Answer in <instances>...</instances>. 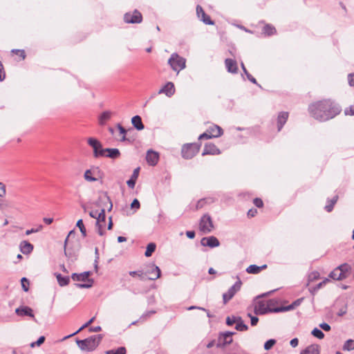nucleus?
I'll list each match as a JSON object with an SVG mask.
<instances>
[{
  "instance_id": "1",
  "label": "nucleus",
  "mask_w": 354,
  "mask_h": 354,
  "mask_svg": "<svg viewBox=\"0 0 354 354\" xmlns=\"http://www.w3.org/2000/svg\"><path fill=\"white\" fill-rule=\"evenodd\" d=\"M308 111L312 117L322 122L335 118L342 109L337 104L330 100H324L309 105Z\"/></svg>"
},
{
  "instance_id": "2",
  "label": "nucleus",
  "mask_w": 354,
  "mask_h": 354,
  "mask_svg": "<svg viewBox=\"0 0 354 354\" xmlns=\"http://www.w3.org/2000/svg\"><path fill=\"white\" fill-rule=\"evenodd\" d=\"M103 336L102 335H92L84 339H77L76 343L82 351H93L99 345Z\"/></svg>"
},
{
  "instance_id": "3",
  "label": "nucleus",
  "mask_w": 354,
  "mask_h": 354,
  "mask_svg": "<svg viewBox=\"0 0 354 354\" xmlns=\"http://www.w3.org/2000/svg\"><path fill=\"white\" fill-rule=\"evenodd\" d=\"M167 63L171 69L177 73L186 67V59L176 53L171 55Z\"/></svg>"
},
{
  "instance_id": "4",
  "label": "nucleus",
  "mask_w": 354,
  "mask_h": 354,
  "mask_svg": "<svg viewBox=\"0 0 354 354\" xmlns=\"http://www.w3.org/2000/svg\"><path fill=\"white\" fill-rule=\"evenodd\" d=\"M200 146L196 144L184 145L181 149V154L185 159H191L199 151Z\"/></svg>"
},
{
  "instance_id": "5",
  "label": "nucleus",
  "mask_w": 354,
  "mask_h": 354,
  "mask_svg": "<svg viewBox=\"0 0 354 354\" xmlns=\"http://www.w3.org/2000/svg\"><path fill=\"white\" fill-rule=\"evenodd\" d=\"M199 229L204 234L209 233L214 229L212 218L208 214H205L201 217L199 223Z\"/></svg>"
},
{
  "instance_id": "6",
  "label": "nucleus",
  "mask_w": 354,
  "mask_h": 354,
  "mask_svg": "<svg viewBox=\"0 0 354 354\" xmlns=\"http://www.w3.org/2000/svg\"><path fill=\"white\" fill-rule=\"evenodd\" d=\"M88 144L93 148V156L95 158L104 157V149L102 148V145L98 140L89 138L88 139Z\"/></svg>"
},
{
  "instance_id": "7",
  "label": "nucleus",
  "mask_w": 354,
  "mask_h": 354,
  "mask_svg": "<svg viewBox=\"0 0 354 354\" xmlns=\"http://www.w3.org/2000/svg\"><path fill=\"white\" fill-rule=\"evenodd\" d=\"M233 332H225L221 333L216 340V347L223 348L232 342Z\"/></svg>"
},
{
  "instance_id": "8",
  "label": "nucleus",
  "mask_w": 354,
  "mask_h": 354,
  "mask_svg": "<svg viewBox=\"0 0 354 354\" xmlns=\"http://www.w3.org/2000/svg\"><path fill=\"white\" fill-rule=\"evenodd\" d=\"M241 284V281L239 279L232 287H230L227 292L223 293V299L224 304H226L230 299L233 298L234 295L240 290Z\"/></svg>"
},
{
  "instance_id": "9",
  "label": "nucleus",
  "mask_w": 354,
  "mask_h": 354,
  "mask_svg": "<svg viewBox=\"0 0 354 354\" xmlns=\"http://www.w3.org/2000/svg\"><path fill=\"white\" fill-rule=\"evenodd\" d=\"M106 222L105 209L102 208L98 214L96 218L95 227L97 232L100 236H103L105 234L104 227Z\"/></svg>"
},
{
  "instance_id": "10",
  "label": "nucleus",
  "mask_w": 354,
  "mask_h": 354,
  "mask_svg": "<svg viewBox=\"0 0 354 354\" xmlns=\"http://www.w3.org/2000/svg\"><path fill=\"white\" fill-rule=\"evenodd\" d=\"M102 173L99 167H93L85 171L84 178L88 182L97 181L98 178H102Z\"/></svg>"
},
{
  "instance_id": "11",
  "label": "nucleus",
  "mask_w": 354,
  "mask_h": 354,
  "mask_svg": "<svg viewBox=\"0 0 354 354\" xmlns=\"http://www.w3.org/2000/svg\"><path fill=\"white\" fill-rule=\"evenodd\" d=\"M270 303L272 301H269L268 304L263 301H259L254 307V313L256 315H265L268 313H275L274 311V308L270 307Z\"/></svg>"
},
{
  "instance_id": "12",
  "label": "nucleus",
  "mask_w": 354,
  "mask_h": 354,
  "mask_svg": "<svg viewBox=\"0 0 354 354\" xmlns=\"http://www.w3.org/2000/svg\"><path fill=\"white\" fill-rule=\"evenodd\" d=\"M124 20L128 24H140L142 20V16L139 11L135 10L132 13H126L124 16Z\"/></svg>"
},
{
  "instance_id": "13",
  "label": "nucleus",
  "mask_w": 354,
  "mask_h": 354,
  "mask_svg": "<svg viewBox=\"0 0 354 354\" xmlns=\"http://www.w3.org/2000/svg\"><path fill=\"white\" fill-rule=\"evenodd\" d=\"M15 313L20 317L28 316L32 317L35 322H37L33 314L32 309L27 306H21L15 309Z\"/></svg>"
},
{
  "instance_id": "14",
  "label": "nucleus",
  "mask_w": 354,
  "mask_h": 354,
  "mask_svg": "<svg viewBox=\"0 0 354 354\" xmlns=\"http://www.w3.org/2000/svg\"><path fill=\"white\" fill-rule=\"evenodd\" d=\"M201 244L203 246H207L211 248H216L220 245V242L218 239L214 236H208V237H203L201 240Z\"/></svg>"
},
{
  "instance_id": "15",
  "label": "nucleus",
  "mask_w": 354,
  "mask_h": 354,
  "mask_svg": "<svg viewBox=\"0 0 354 354\" xmlns=\"http://www.w3.org/2000/svg\"><path fill=\"white\" fill-rule=\"evenodd\" d=\"M68 242V237L66 238L64 241V254L71 262H74L77 259L78 257V252L77 250L66 248V245Z\"/></svg>"
},
{
  "instance_id": "16",
  "label": "nucleus",
  "mask_w": 354,
  "mask_h": 354,
  "mask_svg": "<svg viewBox=\"0 0 354 354\" xmlns=\"http://www.w3.org/2000/svg\"><path fill=\"white\" fill-rule=\"evenodd\" d=\"M303 300H304V298L297 299V300L293 301L290 305H288L287 306L274 308V311L275 313H279V312H285V311H289V310H293L296 307L299 306L301 304Z\"/></svg>"
},
{
  "instance_id": "17",
  "label": "nucleus",
  "mask_w": 354,
  "mask_h": 354,
  "mask_svg": "<svg viewBox=\"0 0 354 354\" xmlns=\"http://www.w3.org/2000/svg\"><path fill=\"white\" fill-rule=\"evenodd\" d=\"M221 151L219 149L217 148V147L212 143H207L205 145L203 151L202 153V156L205 155H217L220 154Z\"/></svg>"
},
{
  "instance_id": "18",
  "label": "nucleus",
  "mask_w": 354,
  "mask_h": 354,
  "mask_svg": "<svg viewBox=\"0 0 354 354\" xmlns=\"http://www.w3.org/2000/svg\"><path fill=\"white\" fill-rule=\"evenodd\" d=\"M196 14L198 17L205 24L212 25L213 21L211 20L209 16L207 15L201 6L196 7Z\"/></svg>"
},
{
  "instance_id": "19",
  "label": "nucleus",
  "mask_w": 354,
  "mask_h": 354,
  "mask_svg": "<svg viewBox=\"0 0 354 354\" xmlns=\"http://www.w3.org/2000/svg\"><path fill=\"white\" fill-rule=\"evenodd\" d=\"M146 160L149 165L155 166L158 162L159 154L157 152L150 149L147 153Z\"/></svg>"
},
{
  "instance_id": "20",
  "label": "nucleus",
  "mask_w": 354,
  "mask_h": 354,
  "mask_svg": "<svg viewBox=\"0 0 354 354\" xmlns=\"http://www.w3.org/2000/svg\"><path fill=\"white\" fill-rule=\"evenodd\" d=\"M107 203L109 204L108 211L110 212L113 208V203L111 202L110 197L108 196L107 192H103L102 194L99 196L98 201L96 203V205H105Z\"/></svg>"
},
{
  "instance_id": "21",
  "label": "nucleus",
  "mask_w": 354,
  "mask_h": 354,
  "mask_svg": "<svg viewBox=\"0 0 354 354\" xmlns=\"http://www.w3.org/2000/svg\"><path fill=\"white\" fill-rule=\"evenodd\" d=\"M175 93V87L174 83L168 82L162 88L158 91L159 94L165 93L167 96L171 97Z\"/></svg>"
},
{
  "instance_id": "22",
  "label": "nucleus",
  "mask_w": 354,
  "mask_h": 354,
  "mask_svg": "<svg viewBox=\"0 0 354 354\" xmlns=\"http://www.w3.org/2000/svg\"><path fill=\"white\" fill-rule=\"evenodd\" d=\"M151 270H148L145 272V275H149L148 279L149 280H156L158 279L160 277V270L159 267L155 266L154 264H152L151 266Z\"/></svg>"
},
{
  "instance_id": "23",
  "label": "nucleus",
  "mask_w": 354,
  "mask_h": 354,
  "mask_svg": "<svg viewBox=\"0 0 354 354\" xmlns=\"http://www.w3.org/2000/svg\"><path fill=\"white\" fill-rule=\"evenodd\" d=\"M288 112L281 111L279 113L277 117V129L278 131H280L283 125L286 124L288 118Z\"/></svg>"
},
{
  "instance_id": "24",
  "label": "nucleus",
  "mask_w": 354,
  "mask_h": 354,
  "mask_svg": "<svg viewBox=\"0 0 354 354\" xmlns=\"http://www.w3.org/2000/svg\"><path fill=\"white\" fill-rule=\"evenodd\" d=\"M82 274V275H84V277L86 279V283H75V286H77V288H91L93 286V280L88 278V277L91 274V272H89V271L84 272Z\"/></svg>"
},
{
  "instance_id": "25",
  "label": "nucleus",
  "mask_w": 354,
  "mask_h": 354,
  "mask_svg": "<svg viewBox=\"0 0 354 354\" xmlns=\"http://www.w3.org/2000/svg\"><path fill=\"white\" fill-rule=\"evenodd\" d=\"M225 64L226 68L229 73H237L238 72V66L237 63L235 60L230 58H227L225 60Z\"/></svg>"
},
{
  "instance_id": "26",
  "label": "nucleus",
  "mask_w": 354,
  "mask_h": 354,
  "mask_svg": "<svg viewBox=\"0 0 354 354\" xmlns=\"http://www.w3.org/2000/svg\"><path fill=\"white\" fill-rule=\"evenodd\" d=\"M207 130L209 131L212 138H218L223 133L221 127L216 124L210 126Z\"/></svg>"
},
{
  "instance_id": "27",
  "label": "nucleus",
  "mask_w": 354,
  "mask_h": 354,
  "mask_svg": "<svg viewBox=\"0 0 354 354\" xmlns=\"http://www.w3.org/2000/svg\"><path fill=\"white\" fill-rule=\"evenodd\" d=\"M20 250L24 254H28L33 250V245L27 241H23L20 243Z\"/></svg>"
},
{
  "instance_id": "28",
  "label": "nucleus",
  "mask_w": 354,
  "mask_h": 354,
  "mask_svg": "<svg viewBox=\"0 0 354 354\" xmlns=\"http://www.w3.org/2000/svg\"><path fill=\"white\" fill-rule=\"evenodd\" d=\"M104 153L106 157L115 159L120 156V152L118 149L115 148H106L104 149Z\"/></svg>"
},
{
  "instance_id": "29",
  "label": "nucleus",
  "mask_w": 354,
  "mask_h": 354,
  "mask_svg": "<svg viewBox=\"0 0 354 354\" xmlns=\"http://www.w3.org/2000/svg\"><path fill=\"white\" fill-rule=\"evenodd\" d=\"M300 354H319V346L317 344H311L303 350Z\"/></svg>"
},
{
  "instance_id": "30",
  "label": "nucleus",
  "mask_w": 354,
  "mask_h": 354,
  "mask_svg": "<svg viewBox=\"0 0 354 354\" xmlns=\"http://www.w3.org/2000/svg\"><path fill=\"white\" fill-rule=\"evenodd\" d=\"M133 126L138 131L142 130L145 126L142 122V118L139 115H135L131 119Z\"/></svg>"
},
{
  "instance_id": "31",
  "label": "nucleus",
  "mask_w": 354,
  "mask_h": 354,
  "mask_svg": "<svg viewBox=\"0 0 354 354\" xmlns=\"http://www.w3.org/2000/svg\"><path fill=\"white\" fill-rule=\"evenodd\" d=\"M139 171L140 167L136 168L133 172L131 178L127 181V185L131 189L134 188L135 187L136 179L138 178L139 175Z\"/></svg>"
},
{
  "instance_id": "32",
  "label": "nucleus",
  "mask_w": 354,
  "mask_h": 354,
  "mask_svg": "<svg viewBox=\"0 0 354 354\" xmlns=\"http://www.w3.org/2000/svg\"><path fill=\"white\" fill-rule=\"evenodd\" d=\"M329 277L335 280H342L345 279L346 276V274L341 272L337 268L330 273Z\"/></svg>"
},
{
  "instance_id": "33",
  "label": "nucleus",
  "mask_w": 354,
  "mask_h": 354,
  "mask_svg": "<svg viewBox=\"0 0 354 354\" xmlns=\"http://www.w3.org/2000/svg\"><path fill=\"white\" fill-rule=\"evenodd\" d=\"M267 267L266 265H263L262 266H257L256 265H250L248 266L246 269L247 272L250 274H258L263 269L266 268Z\"/></svg>"
},
{
  "instance_id": "34",
  "label": "nucleus",
  "mask_w": 354,
  "mask_h": 354,
  "mask_svg": "<svg viewBox=\"0 0 354 354\" xmlns=\"http://www.w3.org/2000/svg\"><path fill=\"white\" fill-rule=\"evenodd\" d=\"M57 280V282L60 286H65L68 285L70 282L69 277H63L59 273L55 274Z\"/></svg>"
},
{
  "instance_id": "35",
  "label": "nucleus",
  "mask_w": 354,
  "mask_h": 354,
  "mask_svg": "<svg viewBox=\"0 0 354 354\" xmlns=\"http://www.w3.org/2000/svg\"><path fill=\"white\" fill-rule=\"evenodd\" d=\"M112 112L111 111H104L100 116V125H104V122L105 121L109 120L112 115Z\"/></svg>"
},
{
  "instance_id": "36",
  "label": "nucleus",
  "mask_w": 354,
  "mask_h": 354,
  "mask_svg": "<svg viewBox=\"0 0 354 354\" xmlns=\"http://www.w3.org/2000/svg\"><path fill=\"white\" fill-rule=\"evenodd\" d=\"M263 32L266 35L270 36L276 33V29L274 26L267 24L263 27Z\"/></svg>"
},
{
  "instance_id": "37",
  "label": "nucleus",
  "mask_w": 354,
  "mask_h": 354,
  "mask_svg": "<svg viewBox=\"0 0 354 354\" xmlns=\"http://www.w3.org/2000/svg\"><path fill=\"white\" fill-rule=\"evenodd\" d=\"M337 199H338V196H335L333 198V199L328 201L329 204L326 205L324 207V209H326V212H330L333 210L335 204L337 201Z\"/></svg>"
},
{
  "instance_id": "38",
  "label": "nucleus",
  "mask_w": 354,
  "mask_h": 354,
  "mask_svg": "<svg viewBox=\"0 0 354 354\" xmlns=\"http://www.w3.org/2000/svg\"><path fill=\"white\" fill-rule=\"evenodd\" d=\"M156 245L154 243H150L147 245L145 255L147 257L151 256L152 253L155 251Z\"/></svg>"
},
{
  "instance_id": "39",
  "label": "nucleus",
  "mask_w": 354,
  "mask_h": 354,
  "mask_svg": "<svg viewBox=\"0 0 354 354\" xmlns=\"http://www.w3.org/2000/svg\"><path fill=\"white\" fill-rule=\"evenodd\" d=\"M353 349H354V340L351 339L346 340L343 345V350L350 351Z\"/></svg>"
},
{
  "instance_id": "40",
  "label": "nucleus",
  "mask_w": 354,
  "mask_h": 354,
  "mask_svg": "<svg viewBox=\"0 0 354 354\" xmlns=\"http://www.w3.org/2000/svg\"><path fill=\"white\" fill-rule=\"evenodd\" d=\"M328 279H326L320 283H319L318 284H317L314 287H312V288H309V291L310 292V293L313 295H315V293L317 292V290L319 289H320L324 285H325V283H326V281H328Z\"/></svg>"
},
{
  "instance_id": "41",
  "label": "nucleus",
  "mask_w": 354,
  "mask_h": 354,
  "mask_svg": "<svg viewBox=\"0 0 354 354\" xmlns=\"http://www.w3.org/2000/svg\"><path fill=\"white\" fill-rule=\"evenodd\" d=\"M241 65V68H242L244 73L247 76L248 80H250L253 84H257L256 79L251 74L249 73V72L247 71L244 64L242 62Z\"/></svg>"
},
{
  "instance_id": "42",
  "label": "nucleus",
  "mask_w": 354,
  "mask_h": 354,
  "mask_svg": "<svg viewBox=\"0 0 354 354\" xmlns=\"http://www.w3.org/2000/svg\"><path fill=\"white\" fill-rule=\"evenodd\" d=\"M94 319H95V317H92L86 323H85L84 325H82L76 332L73 333L71 335H68L66 337L75 335L77 333H80L82 330H83L84 328L90 326L94 322Z\"/></svg>"
},
{
  "instance_id": "43",
  "label": "nucleus",
  "mask_w": 354,
  "mask_h": 354,
  "mask_svg": "<svg viewBox=\"0 0 354 354\" xmlns=\"http://www.w3.org/2000/svg\"><path fill=\"white\" fill-rule=\"evenodd\" d=\"M106 354H126L125 347L121 346L114 350H109L106 352Z\"/></svg>"
},
{
  "instance_id": "44",
  "label": "nucleus",
  "mask_w": 354,
  "mask_h": 354,
  "mask_svg": "<svg viewBox=\"0 0 354 354\" xmlns=\"http://www.w3.org/2000/svg\"><path fill=\"white\" fill-rule=\"evenodd\" d=\"M76 226L80 229L82 236L85 237L86 236V230L84 227L82 219H80L77 221Z\"/></svg>"
},
{
  "instance_id": "45",
  "label": "nucleus",
  "mask_w": 354,
  "mask_h": 354,
  "mask_svg": "<svg viewBox=\"0 0 354 354\" xmlns=\"http://www.w3.org/2000/svg\"><path fill=\"white\" fill-rule=\"evenodd\" d=\"M311 334H312V335H313L314 337H315L319 339H322L324 337V333L320 329H319L317 328H315L312 330Z\"/></svg>"
},
{
  "instance_id": "46",
  "label": "nucleus",
  "mask_w": 354,
  "mask_h": 354,
  "mask_svg": "<svg viewBox=\"0 0 354 354\" xmlns=\"http://www.w3.org/2000/svg\"><path fill=\"white\" fill-rule=\"evenodd\" d=\"M71 278L73 281H82V282L86 283V280L84 277V275H82V273H80V274L73 273L71 275Z\"/></svg>"
},
{
  "instance_id": "47",
  "label": "nucleus",
  "mask_w": 354,
  "mask_h": 354,
  "mask_svg": "<svg viewBox=\"0 0 354 354\" xmlns=\"http://www.w3.org/2000/svg\"><path fill=\"white\" fill-rule=\"evenodd\" d=\"M156 313V311L155 310H149V311H147V312H145V313H143L139 320H140V322H145L146 321L149 317H150L152 315L155 314Z\"/></svg>"
},
{
  "instance_id": "48",
  "label": "nucleus",
  "mask_w": 354,
  "mask_h": 354,
  "mask_svg": "<svg viewBox=\"0 0 354 354\" xmlns=\"http://www.w3.org/2000/svg\"><path fill=\"white\" fill-rule=\"evenodd\" d=\"M129 275H131V277H139L141 280H143L145 279V277H144V272L142 271V270H138V271H130L129 272Z\"/></svg>"
},
{
  "instance_id": "49",
  "label": "nucleus",
  "mask_w": 354,
  "mask_h": 354,
  "mask_svg": "<svg viewBox=\"0 0 354 354\" xmlns=\"http://www.w3.org/2000/svg\"><path fill=\"white\" fill-rule=\"evenodd\" d=\"M276 344V340L274 339H270L266 341L264 344V349L270 350L272 348V346Z\"/></svg>"
},
{
  "instance_id": "50",
  "label": "nucleus",
  "mask_w": 354,
  "mask_h": 354,
  "mask_svg": "<svg viewBox=\"0 0 354 354\" xmlns=\"http://www.w3.org/2000/svg\"><path fill=\"white\" fill-rule=\"evenodd\" d=\"M21 286H22V288L23 290L25 291V292H28V290H29V281L27 278L26 277H23L21 279Z\"/></svg>"
},
{
  "instance_id": "51",
  "label": "nucleus",
  "mask_w": 354,
  "mask_h": 354,
  "mask_svg": "<svg viewBox=\"0 0 354 354\" xmlns=\"http://www.w3.org/2000/svg\"><path fill=\"white\" fill-rule=\"evenodd\" d=\"M236 330L239 331H246L248 329V326L244 324V322L237 323L235 326Z\"/></svg>"
},
{
  "instance_id": "52",
  "label": "nucleus",
  "mask_w": 354,
  "mask_h": 354,
  "mask_svg": "<svg viewBox=\"0 0 354 354\" xmlns=\"http://www.w3.org/2000/svg\"><path fill=\"white\" fill-rule=\"evenodd\" d=\"M319 278V273L317 271L312 272L308 275V281H313L315 280H317Z\"/></svg>"
},
{
  "instance_id": "53",
  "label": "nucleus",
  "mask_w": 354,
  "mask_h": 354,
  "mask_svg": "<svg viewBox=\"0 0 354 354\" xmlns=\"http://www.w3.org/2000/svg\"><path fill=\"white\" fill-rule=\"evenodd\" d=\"M337 268L341 272L346 274V272L350 269V266L347 263H344L338 266Z\"/></svg>"
},
{
  "instance_id": "54",
  "label": "nucleus",
  "mask_w": 354,
  "mask_h": 354,
  "mask_svg": "<svg viewBox=\"0 0 354 354\" xmlns=\"http://www.w3.org/2000/svg\"><path fill=\"white\" fill-rule=\"evenodd\" d=\"M347 312V305L344 304L337 312V315L342 317Z\"/></svg>"
},
{
  "instance_id": "55",
  "label": "nucleus",
  "mask_w": 354,
  "mask_h": 354,
  "mask_svg": "<svg viewBox=\"0 0 354 354\" xmlns=\"http://www.w3.org/2000/svg\"><path fill=\"white\" fill-rule=\"evenodd\" d=\"M205 204H206V198L200 199L196 205V209H199L203 208Z\"/></svg>"
},
{
  "instance_id": "56",
  "label": "nucleus",
  "mask_w": 354,
  "mask_h": 354,
  "mask_svg": "<svg viewBox=\"0 0 354 354\" xmlns=\"http://www.w3.org/2000/svg\"><path fill=\"white\" fill-rule=\"evenodd\" d=\"M12 53L17 55H19L23 59H24L26 57L25 51L24 50L13 49L12 50Z\"/></svg>"
},
{
  "instance_id": "57",
  "label": "nucleus",
  "mask_w": 354,
  "mask_h": 354,
  "mask_svg": "<svg viewBox=\"0 0 354 354\" xmlns=\"http://www.w3.org/2000/svg\"><path fill=\"white\" fill-rule=\"evenodd\" d=\"M140 207V204L139 201L137 198L133 199V201H132V203L131 204V207L132 209H133V208L139 209Z\"/></svg>"
},
{
  "instance_id": "58",
  "label": "nucleus",
  "mask_w": 354,
  "mask_h": 354,
  "mask_svg": "<svg viewBox=\"0 0 354 354\" xmlns=\"http://www.w3.org/2000/svg\"><path fill=\"white\" fill-rule=\"evenodd\" d=\"M253 203L257 207H261L263 205V201L259 198H254Z\"/></svg>"
},
{
  "instance_id": "59",
  "label": "nucleus",
  "mask_w": 354,
  "mask_h": 354,
  "mask_svg": "<svg viewBox=\"0 0 354 354\" xmlns=\"http://www.w3.org/2000/svg\"><path fill=\"white\" fill-rule=\"evenodd\" d=\"M209 138H212V136H210V134L207 130L205 133L201 134L198 138L199 140L209 139Z\"/></svg>"
},
{
  "instance_id": "60",
  "label": "nucleus",
  "mask_w": 354,
  "mask_h": 354,
  "mask_svg": "<svg viewBox=\"0 0 354 354\" xmlns=\"http://www.w3.org/2000/svg\"><path fill=\"white\" fill-rule=\"evenodd\" d=\"M319 327L324 331H329L330 330L331 328L330 326L325 322L320 324Z\"/></svg>"
},
{
  "instance_id": "61",
  "label": "nucleus",
  "mask_w": 354,
  "mask_h": 354,
  "mask_svg": "<svg viewBox=\"0 0 354 354\" xmlns=\"http://www.w3.org/2000/svg\"><path fill=\"white\" fill-rule=\"evenodd\" d=\"M248 316L250 317L251 325L256 326L259 322V318L256 316H252L250 314H248Z\"/></svg>"
},
{
  "instance_id": "62",
  "label": "nucleus",
  "mask_w": 354,
  "mask_h": 354,
  "mask_svg": "<svg viewBox=\"0 0 354 354\" xmlns=\"http://www.w3.org/2000/svg\"><path fill=\"white\" fill-rule=\"evenodd\" d=\"M234 324H235V320H234V316L227 317L226 318V324L227 326H232Z\"/></svg>"
},
{
  "instance_id": "63",
  "label": "nucleus",
  "mask_w": 354,
  "mask_h": 354,
  "mask_svg": "<svg viewBox=\"0 0 354 354\" xmlns=\"http://www.w3.org/2000/svg\"><path fill=\"white\" fill-rule=\"evenodd\" d=\"M348 84L351 86L354 87V73L353 74H349L348 75Z\"/></svg>"
},
{
  "instance_id": "64",
  "label": "nucleus",
  "mask_w": 354,
  "mask_h": 354,
  "mask_svg": "<svg viewBox=\"0 0 354 354\" xmlns=\"http://www.w3.org/2000/svg\"><path fill=\"white\" fill-rule=\"evenodd\" d=\"M6 194V186L3 183H0V197L4 196Z\"/></svg>"
}]
</instances>
